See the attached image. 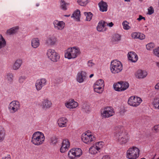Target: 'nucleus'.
<instances>
[{"label":"nucleus","instance_id":"f257e3e1","mask_svg":"<svg viewBox=\"0 0 159 159\" xmlns=\"http://www.w3.org/2000/svg\"><path fill=\"white\" fill-rule=\"evenodd\" d=\"M114 138L120 144H126L129 139L127 133L120 129H118L114 133Z\"/></svg>","mask_w":159,"mask_h":159},{"label":"nucleus","instance_id":"f03ea898","mask_svg":"<svg viewBox=\"0 0 159 159\" xmlns=\"http://www.w3.org/2000/svg\"><path fill=\"white\" fill-rule=\"evenodd\" d=\"M80 54L79 48L77 47H71L68 48L65 51V57L69 59H73Z\"/></svg>","mask_w":159,"mask_h":159},{"label":"nucleus","instance_id":"7ed1b4c3","mask_svg":"<svg viewBox=\"0 0 159 159\" xmlns=\"http://www.w3.org/2000/svg\"><path fill=\"white\" fill-rule=\"evenodd\" d=\"M45 140V137L43 133L37 131L34 132L33 134L31 142L32 143L36 146L42 144Z\"/></svg>","mask_w":159,"mask_h":159},{"label":"nucleus","instance_id":"20e7f679","mask_svg":"<svg viewBox=\"0 0 159 159\" xmlns=\"http://www.w3.org/2000/svg\"><path fill=\"white\" fill-rule=\"evenodd\" d=\"M122 70V65L117 60H113L111 63L110 70L111 73L116 74L120 72Z\"/></svg>","mask_w":159,"mask_h":159},{"label":"nucleus","instance_id":"39448f33","mask_svg":"<svg viewBox=\"0 0 159 159\" xmlns=\"http://www.w3.org/2000/svg\"><path fill=\"white\" fill-rule=\"evenodd\" d=\"M140 151L134 146L129 148L126 152V157L129 159H136L139 156Z\"/></svg>","mask_w":159,"mask_h":159},{"label":"nucleus","instance_id":"423d86ee","mask_svg":"<svg viewBox=\"0 0 159 159\" xmlns=\"http://www.w3.org/2000/svg\"><path fill=\"white\" fill-rule=\"evenodd\" d=\"M46 55L49 59L54 62H57L60 59L59 54L52 49L49 48L47 50Z\"/></svg>","mask_w":159,"mask_h":159},{"label":"nucleus","instance_id":"0eeeda50","mask_svg":"<svg viewBox=\"0 0 159 159\" xmlns=\"http://www.w3.org/2000/svg\"><path fill=\"white\" fill-rule=\"evenodd\" d=\"M128 82L121 81L117 83H115L113 84V88L115 90L117 91H122L126 90L129 87Z\"/></svg>","mask_w":159,"mask_h":159},{"label":"nucleus","instance_id":"6e6552de","mask_svg":"<svg viewBox=\"0 0 159 159\" xmlns=\"http://www.w3.org/2000/svg\"><path fill=\"white\" fill-rule=\"evenodd\" d=\"M20 105L17 101H13L9 104L8 109L11 113H14L18 111L20 109Z\"/></svg>","mask_w":159,"mask_h":159},{"label":"nucleus","instance_id":"1a4fd4ad","mask_svg":"<svg viewBox=\"0 0 159 159\" xmlns=\"http://www.w3.org/2000/svg\"><path fill=\"white\" fill-rule=\"evenodd\" d=\"M115 114L113 109L111 107H106L101 111V116L102 118H107L111 117Z\"/></svg>","mask_w":159,"mask_h":159},{"label":"nucleus","instance_id":"9d476101","mask_svg":"<svg viewBox=\"0 0 159 159\" xmlns=\"http://www.w3.org/2000/svg\"><path fill=\"white\" fill-rule=\"evenodd\" d=\"M81 139L84 143L89 144L96 139L94 135L92 133L87 132L83 134L81 136Z\"/></svg>","mask_w":159,"mask_h":159},{"label":"nucleus","instance_id":"9b49d317","mask_svg":"<svg viewBox=\"0 0 159 159\" xmlns=\"http://www.w3.org/2000/svg\"><path fill=\"white\" fill-rule=\"evenodd\" d=\"M142 102V99L136 96L130 97L128 99V104L131 106L137 107L139 106Z\"/></svg>","mask_w":159,"mask_h":159},{"label":"nucleus","instance_id":"f8f14e48","mask_svg":"<svg viewBox=\"0 0 159 159\" xmlns=\"http://www.w3.org/2000/svg\"><path fill=\"white\" fill-rule=\"evenodd\" d=\"M82 152L79 148H74L71 149L69 152L68 156L70 159H73L79 157L82 154Z\"/></svg>","mask_w":159,"mask_h":159},{"label":"nucleus","instance_id":"ddd939ff","mask_svg":"<svg viewBox=\"0 0 159 159\" xmlns=\"http://www.w3.org/2000/svg\"><path fill=\"white\" fill-rule=\"evenodd\" d=\"M47 80L45 78H41L37 80L35 83L36 89L37 91L41 90L42 88L46 85Z\"/></svg>","mask_w":159,"mask_h":159},{"label":"nucleus","instance_id":"4468645a","mask_svg":"<svg viewBox=\"0 0 159 159\" xmlns=\"http://www.w3.org/2000/svg\"><path fill=\"white\" fill-rule=\"evenodd\" d=\"M86 73L83 71H81L78 72L77 77L76 80L80 83H82L84 81L86 78Z\"/></svg>","mask_w":159,"mask_h":159},{"label":"nucleus","instance_id":"2eb2a0df","mask_svg":"<svg viewBox=\"0 0 159 159\" xmlns=\"http://www.w3.org/2000/svg\"><path fill=\"white\" fill-rule=\"evenodd\" d=\"M57 41V38L55 36L50 35L47 37L45 42L48 45L52 46L54 45Z\"/></svg>","mask_w":159,"mask_h":159},{"label":"nucleus","instance_id":"dca6fc26","mask_svg":"<svg viewBox=\"0 0 159 159\" xmlns=\"http://www.w3.org/2000/svg\"><path fill=\"white\" fill-rule=\"evenodd\" d=\"M52 105L51 102L48 99H46L42 100L40 106L43 110H46L51 107Z\"/></svg>","mask_w":159,"mask_h":159},{"label":"nucleus","instance_id":"f3484780","mask_svg":"<svg viewBox=\"0 0 159 159\" xmlns=\"http://www.w3.org/2000/svg\"><path fill=\"white\" fill-rule=\"evenodd\" d=\"M54 28L57 30H61L65 26V23L63 21L55 20L53 22Z\"/></svg>","mask_w":159,"mask_h":159},{"label":"nucleus","instance_id":"a211bd4d","mask_svg":"<svg viewBox=\"0 0 159 159\" xmlns=\"http://www.w3.org/2000/svg\"><path fill=\"white\" fill-rule=\"evenodd\" d=\"M70 146V143L69 140L67 139H64L60 148V152H64L67 151L68 150Z\"/></svg>","mask_w":159,"mask_h":159},{"label":"nucleus","instance_id":"6ab92c4d","mask_svg":"<svg viewBox=\"0 0 159 159\" xmlns=\"http://www.w3.org/2000/svg\"><path fill=\"white\" fill-rule=\"evenodd\" d=\"M65 106L68 108L73 109L78 106V103L75 101L74 100H71L66 102L65 103Z\"/></svg>","mask_w":159,"mask_h":159},{"label":"nucleus","instance_id":"aec40b11","mask_svg":"<svg viewBox=\"0 0 159 159\" xmlns=\"http://www.w3.org/2000/svg\"><path fill=\"white\" fill-rule=\"evenodd\" d=\"M97 30L99 32H104L107 30L105 22L103 20L100 21L97 27Z\"/></svg>","mask_w":159,"mask_h":159},{"label":"nucleus","instance_id":"412c9836","mask_svg":"<svg viewBox=\"0 0 159 159\" xmlns=\"http://www.w3.org/2000/svg\"><path fill=\"white\" fill-rule=\"evenodd\" d=\"M147 75V72L146 71L140 70L136 72L135 76L138 79H143L146 77Z\"/></svg>","mask_w":159,"mask_h":159},{"label":"nucleus","instance_id":"4be33fe9","mask_svg":"<svg viewBox=\"0 0 159 159\" xmlns=\"http://www.w3.org/2000/svg\"><path fill=\"white\" fill-rule=\"evenodd\" d=\"M68 121V120L66 118L61 117L58 119L57 123L59 127H63L67 126Z\"/></svg>","mask_w":159,"mask_h":159},{"label":"nucleus","instance_id":"5701e85b","mask_svg":"<svg viewBox=\"0 0 159 159\" xmlns=\"http://www.w3.org/2000/svg\"><path fill=\"white\" fill-rule=\"evenodd\" d=\"M128 58L129 60L133 62H136L138 58L137 55L133 52H130L128 53Z\"/></svg>","mask_w":159,"mask_h":159},{"label":"nucleus","instance_id":"b1692460","mask_svg":"<svg viewBox=\"0 0 159 159\" xmlns=\"http://www.w3.org/2000/svg\"><path fill=\"white\" fill-rule=\"evenodd\" d=\"M22 64V59H18L16 60L12 66V68L14 70L19 69Z\"/></svg>","mask_w":159,"mask_h":159},{"label":"nucleus","instance_id":"393cba45","mask_svg":"<svg viewBox=\"0 0 159 159\" xmlns=\"http://www.w3.org/2000/svg\"><path fill=\"white\" fill-rule=\"evenodd\" d=\"M40 41L38 38H34L32 39L31 40V45L34 48H38L40 45Z\"/></svg>","mask_w":159,"mask_h":159},{"label":"nucleus","instance_id":"a878e982","mask_svg":"<svg viewBox=\"0 0 159 159\" xmlns=\"http://www.w3.org/2000/svg\"><path fill=\"white\" fill-rule=\"evenodd\" d=\"M100 11L102 12L106 11L107 10V5L106 2L102 1L98 4Z\"/></svg>","mask_w":159,"mask_h":159},{"label":"nucleus","instance_id":"bb28decb","mask_svg":"<svg viewBox=\"0 0 159 159\" xmlns=\"http://www.w3.org/2000/svg\"><path fill=\"white\" fill-rule=\"evenodd\" d=\"M19 27L18 26H16L13 27L8 30L7 31V33L9 35H11L15 34L19 30Z\"/></svg>","mask_w":159,"mask_h":159},{"label":"nucleus","instance_id":"cd10ccee","mask_svg":"<svg viewBox=\"0 0 159 159\" xmlns=\"http://www.w3.org/2000/svg\"><path fill=\"white\" fill-rule=\"evenodd\" d=\"M89 152L92 154H95L100 152L96 146L94 145L89 148Z\"/></svg>","mask_w":159,"mask_h":159},{"label":"nucleus","instance_id":"c85d7f7f","mask_svg":"<svg viewBox=\"0 0 159 159\" xmlns=\"http://www.w3.org/2000/svg\"><path fill=\"white\" fill-rule=\"evenodd\" d=\"M6 45V42L1 34H0V49L4 48Z\"/></svg>","mask_w":159,"mask_h":159},{"label":"nucleus","instance_id":"c756f323","mask_svg":"<svg viewBox=\"0 0 159 159\" xmlns=\"http://www.w3.org/2000/svg\"><path fill=\"white\" fill-rule=\"evenodd\" d=\"M80 11L79 10H77L73 13L72 17H73L76 19L77 21H79L80 15Z\"/></svg>","mask_w":159,"mask_h":159},{"label":"nucleus","instance_id":"7c9ffc66","mask_svg":"<svg viewBox=\"0 0 159 159\" xmlns=\"http://www.w3.org/2000/svg\"><path fill=\"white\" fill-rule=\"evenodd\" d=\"M104 87L94 85L93 89L94 91L99 94L102 93Z\"/></svg>","mask_w":159,"mask_h":159},{"label":"nucleus","instance_id":"2f4dec72","mask_svg":"<svg viewBox=\"0 0 159 159\" xmlns=\"http://www.w3.org/2000/svg\"><path fill=\"white\" fill-rule=\"evenodd\" d=\"M104 143L102 142H97L94 144V145L96 146L100 152L102 148H103L104 146Z\"/></svg>","mask_w":159,"mask_h":159},{"label":"nucleus","instance_id":"473e14b6","mask_svg":"<svg viewBox=\"0 0 159 159\" xmlns=\"http://www.w3.org/2000/svg\"><path fill=\"white\" fill-rule=\"evenodd\" d=\"M67 3L64 0H61L60 1V7L64 11L67 10L66 5Z\"/></svg>","mask_w":159,"mask_h":159},{"label":"nucleus","instance_id":"72a5a7b5","mask_svg":"<svg viewBox=\"0 0 159 159\" xmlns=\"http://www.w3.org/2000/svg\"><path fill=\"white\" fill-rule=\"evenodd\" d=\"M153 104L155 109H159V98H156L154 99Z\"/></svg>","mask_w":159,"mask_h":159},{"label":"nucleus","instance_id":"f704fd0d","mask_svg":"<svg viewBox=\"0 0 159 159\" xmlns=\"http://www.w3.org/2000/svg\"><path fill=\"white\" fill-rule=\"evenodd\" d=\"M13 75L11 73H9L7 75L6 79L8 81V83H11L13 82Z\"/></svg>","mask_w":159,"mask_h":159},{"label":"nucleus","instance_id":"c9c22d12","mask_svg":"<svg viewBox=\"0 0 159 159\" xmlns=\"http://www.w3.org/2000/svg\"><path fill=\"white\" fill-rule=\"evenodd\" d=\"M94 85L104 87V81L102 79L98 80L95 83Z\"/></svg>","mask_w":159,"mask_h":159},{"label":"nucleus","instance_id":"e433bc0d","mask_svg":"<svg viewBox=\"0 0 159 159\" xmlns=\"http://www.w3.org/2000/svg\"><path fill=\"white\" fill-rule=\"evenodd\" d=\"M5 132L4 129L2 127H0V141H2L4 136Z\"/></svg>","mask_w":159,"mask_h":159},{"label":"nucleus","instance_id":"4c0bfd02","mask_svg":"<svg viewBox=\"0 0 159 159\" xmlns=\"http://www.w3.org/2000/svg\"><path fill=\"white\" fill-rule=\"evenodd\" d=\"M84 14L86 16V20L87 21H90L92 19V14L90 12H84Z\"/></svg>","mask_w":159,"mask_h":159},{"label":"nucleus","instance_id":"58836bf2","mask_svg":"<svg viewBox=\"0 0 159 159\" xmlns=\"http://www.w3.org/2000/svg\"><path fill=\"white\" fill-rule=\"evenodd\" d=\"M129 23L127 21L125 20L122 23V25L123 26V29L125 30H129L130 27L128 25Z\"/></svg>","mask_w":159,"mask_h":159},{"label":"nucleus","instance_id":"ea45409f","mask_svg":"<svg viewBox=\"0 0 159 159\" xmlns=\"http://www.w3.org/2000/svg\"><path fill=\"white\" fill-rule=\"evenodd\" d=\"M78 3L80 6H85L89 2V0H78Z\"/></svg>","mask_w":159,"mask_h":159},{"label":"nucleus","instance_id":"a19ab883","mask_svg":"<svg viewBox=\"0 0 159 159\" xmlns=\"http://www.w3.org/2000/svg\"><path fill=\"white\" fill-rule=\"evenodd\" d=\"M120 39V36L118 34H114L113 37L112 41L113 42L119 41Z\"/></svg>","mask_w":159,"mask_h":159},{"label":"nucleus","instance_id":"79ce46f5","mask_svg":"<svg viewBox=\"0 0 159 159\" xmlns=\"http://www.w3.org/2000/svg\"><path fill=\"white\" fill-rule=\"evenodd\" d=\"M82 108L84 111L86 112L89 111V107L87 103H84L82 105Z\"/></svg>","mask_w":159,"mask_h":159},{"label":"nucleus","instance_id":"37998d69","mask_svg":"<svg viewBox=\"0 0 159 159\" xmlns=\"http://www.w3.org/2000/svg\"><path fill=\"white\" fill-rule=\"evenodd\" d=\"M26 78V77L25 75H21L19 78L18 82L20 83H22L25 81Z\"/></svg>","mask_w":159,"mask_h":159},{"label":"nucleus","instance_id":"c03bdc74","mask_svg":"<svg viewBox=\"0 0 159 159\" xmlns=\"http://www.w3.org/2000/svg\"><path fill=\"white\" fill-rule=\"evenodd\" d=\"M155 46L154 44L152 43H149L146 45L147 49L148 50H151Z\"/></svg>","mask_w":159,"mask_h":159},{"label":"nucleus","instance_id":"a18cd8bd","mask_svg":"<svg viewBox=\"0 0 159 159\" xmlns=\"http://www.w3.org/2000/svg\"><path fill=\"white\" fill-rule=\"evenodd\" d=\"M139 33L138 32H134L131 35L132 37L134 39H138Z\"/></svg>","mask_w":159,"mask_h":159},{"label":"nucleus","instance_id":"49530a36","mask_svg":"<svg viewBox=\"0 0 159 159\" xmlns=\"http://www.w3.org/2000/svg\"><path fill=\"white\" fill-rule=\"evenodd\" d=\"M153 53L156 56L159 57V47L153 50Z\"/></svg>","mask_w":159,"mask_h":159},{"label":"nucleus","instance_id":"de8ad7c7","mask_svg":"<svg viewBox=\"0 0 159 159\" xmlns=\"http://www.w3.org/2000/svg\"><path fill=\"white\" fill-rule=\"evenodd\" d=\"M50 140L51 143L52 144H55L57 142V139L55 137L51 138Z\"/></svg>","mask_w":159,"mask_h":159},{"label":"nucleus","instance_id":"09e8293b","mask_svg":"<svg viewBox=\"0 0 159 159\" xmlns=\"http://www.w3.org/2000/svg\"><path fill=\"white\" fill-rule=\"evenodd\" d=\"M153 130L155 132H159V125L154 126L153 127Z\"/></svg>","mask_w":159,"mask_h":159},{"label":"nucleus","instance_id":"8fccbe9b","mask_svg":"<svg viewBox=\"0 0 159 159\" xmlns=\"http://www.w3.org/2000/svg\"><path fill=\"white\" fill-rule=\"evenodd\" d=\"M148 14L149 15H151L154 12V9L152 7H150L148 9Z\"/></svg>","mask_w":159,"mask_h":159},{"label":"nucleus","instance_id":"3c124183","mask_svg":"<svg viewBox=\"0 0 159 159\" xmlns=\"http://www.w3.org/2000/svg\"><path fill=\"white\" fill-rule=\"evenodd\" d=\"M87 65L89 67H92L94 65V64L92 60H90L88 61Z\"/></svg>","mask_w":159,"mask_h":159},{"label":"nucleus","instance_id":"603ef678","mask_svg":"<svg viewBox=\"0 0 159 159\" xmlns=\"http://www.w3.org/2000/svg\"><path fill=\"white\" fill-rule=\"evenodd\" d=\"M139 39H140L141 40H142L144 39L145 38V35L143 34L139 33Z\"/></svg>","mask_w":159,"mask_h":159},{"label":"nucleus","instance_id":"864d4df0","mask_svg":"<svg viewBox=\"0 0 159 159\" xmlns=\"http://www.w3.org/2000/svg\"><path fill=\"white\" fill-rule=\"evenodd\" d=\"M105 24L106 26H108L110 27H112L113 25V23L112 22H110L109 23H107L105 22Z\"/></svg>","mask_w":159,"mask_h":159},{"label":"nucleus","instance_id":"5fc2aeb1","mask_svg":"<svg viewBox=\"0 0 159 159\" xmlns=\"http://www.w3.org/2000/svg\"><path fill=\"white\" fill-rule=\"evenodd\" d=\"M144 19V20H145V17L142 16L141 15H139V18H138L137 20H138L139 21H140L142 19Z\"/></svg>","mask_w":159,"mask_h":159},{"label":"nucleus","instance_id":"6e6d98bb","mask_svg":"<svg viewBox=\"0 0 159 159\" xmlns=\"http://www.w3.org/2000/svg\"><path fill=\"white\" fill-rule=\"evenodd\" d=\"M102 159H110V158L108 155H106L103 156Z\"/></svg>","mask_w":159,"mask_h":159},{"label":"nucleus","instance_id":"4d7b16f0","mask_svg":"<svg viewBox=\"0 0 159 159\" xmlns=\"http://www.w3.org/2000/svg\"><path fill=\"white\" fill-rule=\"evenodd\" d=\"M2 159H11L10 156V155H7V156L3 158Z\"/></svg>","mask_w":159,"mask_h":159},{"label":"nucleus","instance_id":"13d9d810","mask_svg":"<svg viewBox=\"0 0 159 159\" xmlns=\"http://www.w3.org/2000/svg\"><path fill=\"white\" fill-rule=\"evenodd\" d=\"M155 89H159V83L157 84L155 86Z\"/></svg>","mask_w":159,"mask_h":159},{"label":"nucleus","instance_id":"bf43d9fd","mask_svg":"<svg viewBox=\"0 0 159 159\" xmlns=\"http://www.w3.org/2000/svg\"><path fill=\"white\" fill-rule=\"evenodd\" d=\"M156 64L157 66L158 67L159 69V62H156Z\"/></svg>","mask_w":159,"mask_h":159},{"label":"nucleus","instance_id":"052dcab7","mask_svg":"<svg viewBox=\"0 0 159 159\" xmlns=\"http://www.w3.org/2000/svg\"><path fill=\"white\" fill-rule=\"evenodd\" d=\"M93 76V74H92L90 75L89 77L90 78H91Z\"/></svg>","mask_w":159,"mask_h":159},{"label":"nucleus","instance_id":"680f3d73","mask_svg":"<svg viewBox=\"0 0 159 159\" xmlns=\"http://www.w3.org/2000/svg\"><path fill=\"white\" fill-rule=\"evenodd\" d=\"M69 16H70V15H65V16H66V17H68Z\"/></svg>","mask_w":159,"mask_h":159},{"label":"nucleus","instance_id":"e2e57ef3","mask_svg":"<svg viewBox=\"0 0 159 159\" xmlns=\"http://www.w3.org/2000/svg\"><path fill=\"white\" fill-rule=\"evenodd\" d=\"M39 4H36V6L37 7H38V6H39Z\"/></svg>","mask_w":159,"mask_h":159},{"label":"nucleus","instance_id":"0e129e2a","mask_svg":"<svg viewBox=\"0 0 159 159\" xmlns=\"http://www.w3.org/2000/svg\"><path fill=\"white\" fill-rule=\"evenodd\" d=\"M129 0H125V1H129Z\"/></svg>","mask_w":159,"mask_h":159},{"label":"nucleus","instance_id":"69168bd1","mask_svg":"<svg viewBox=\"0 0 159 159\" xmlns=\"http://www.w3.org/2000/svg\"><path fill=\"white\" fill-rule=\"evenodd\" d=\"M145 159V158H141V159Z\"/></svg>","mask_w":159,"mask_h":159},{"label":"nucleus","instance_id":"338daca9","mask_svg":"<svg viewBox=\"0 0 159 159\" xmlns=\"http://www.w3.org/2000/svg\"><path fill=\"white\" fill-rule=\"evenodd\" d=\"M158 4H159V2H158Z\"/></svg>","mask_w":159,"mask_h":159},{"label":"nucleus","instance_id":"774afa93","mask_svg":"<svg viewBox=\"0 0 159 159\" xmlns=\"http://www.w3.org/2000/svg\"><path fill=\"white\" fill-rule=\"evenodd\" d=\"M140 1H142V0H139Z\"/></svg>","mask_w":159,"mask_h":159}]
</instances>
